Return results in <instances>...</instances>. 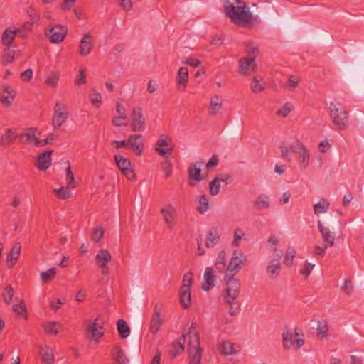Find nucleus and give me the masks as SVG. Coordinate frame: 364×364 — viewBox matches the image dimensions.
Listing matches in <instances>:
<instances>
[{
  "label": "nucleus",
  "instance_id": "obj_37",
  "mask_svg": "<svg viewBox=\"0 0 364 364\" xmlns=\"http://www.w3.org/2000/svg\"><path fill=\"white\" fill-rule=\"evenodd\" d=\"M117 328L121 338L124 339L130 334V328L124 319H119L117 322Z\"/></svg>",
  "mask_w": 364,
  "mask_h": 364
},
{
  "label": "nucleus",
  "instance_id": "obj_24",
  "mask_svg": "<svg viewBox=\"0 0 364 364\" xmlns=\"http://www.w3.org/2000/svg\"><path fill=\"white\" fill-rule=\"evenodd\" d=\"M318 229L321 232L324 242H326L330 247L333 246L335 236L333 232H331L329 228L323 226L321 223L318 221Z\"/></svg>",
  "mask_w": 364,
  "mask_h": 364
},
{
  "label": "nucleus",
  "instance_id": "obj_11",
  "mask_svg": "<svg viewBox=\"0 0 364 364\" xmlns=\"http://www.w3.org/2000/svg\"><path fill=\"white\" fill-rule=\"evenodd\" d=\"M161 213L164 218L165 223L167 225L168 228L171 230L173 229V228L176 225V208L173 205L168 204L161 209Z\"/></svg>",
  "mask_w": 364,
  "mask_h": 364
},
{
  "label": "nucleus",
  "instance_id": "obj_7",
  "mask_svg": "<svg viewBox=\"0 0 364 364\" xmlns=\"http://www.w3.org/2000/svg\"><path fill=\"white\" fill-rule=\"evenodd\" d=\"M69 112L66 105L57 102L54 107V116L53 118V127L55 129L60 128L68 118Z\"/></svg>",
  "mask_w": 364,
  "mask_h": 364
},
{
  "label": "nucleus",
  "instance_id": "obj_29",
  "mask_svg": "<svg viewBox=\"0 0 364 364\" xmlns=\"http://www.w3.org/2000/svg\"><path fill=\"white\" fill-rule=\"evenodd\" d=\"M21 252V246L17 244L11 250L6 257V266L8 268H12L19 257Z\"/></svg>",
  "mask_w": 364,
  "mask_h": 364
},
{
  "label": "nucleus",
  "instance_id": "obj_16",
  "mask_svg": "<svg viewBox=\"0 0 364 364\" xmlns=\"http://www.w3.org/2000/svg\"><path fill=\"white\" fill-rule=\"evenodd\" d=\"M53 152V150H48L38 155L36 166L39 171H44L50 166Z\"/></svg>",
  "mask_w": 364,
  "mask_h": 364
},
{
  "label": "nucleus",
  "instance_id": "obj_42",
  "mask_svg": "<svg viewBox=\"0 0 364 364\" xmlns=\"http://www.w3.org/2000/svg\"><path fill=\"white\" fill-rule=\"evenodd\" d=\"M6 48L4 50L2 56L3 64L5 65L8 63H11L14 61L15 57V50L11 48V46H6Z\"/></svg>",
  "mask_w": 364,
  "mask_h": 364
},
{
  "label": "nucleus",
  "instance_id": "obj_4",
  "mask_svg": "<svg viewBox=\"0 0 364 364\" xmlns=\"http://www.w3.org/2000/svg\"><path fill=\"white\" fill-rule=\"evenodd\" d=\"M299 331L298 328H294L293 333L287 328L283 330L282 341L284 349L289 350L293 346L294 349L298 350L304 344V335Z\"/></svg>",
  "mask_w": 364,
  "mask_h": 364
},
{
  "label": "nucleus",
  "instance_id": "obj_33",
  "mask_svg": "<svg viewBox=\"0 0 364 364\" xmlns=\"http://www.w3.org/2000/svg\"><path fill=\"white\" fill-rule=\"evenodd\" d=\"M222 107V100L220 96L214 95L210 99L209 114L211 116H215Z\"/></svg>",
  "mask_w": 364,
  "mask_h": 364
},
{
  "label": "nucleus",
  "instance_id": "obj_53",
  "mask_svg": "<svg viewBox=\"0 0 364 364\" xmlns=\"http://www.w3.org/2000/svg\"><path fill=\"white\" fill-rule=\"evenodd\" d=\"M2 296H3V299H4V302L6 304H9L11 302L13 296H14V289H13L11 285H8L5 288V289L2 294Z\"/></svg>",
  "mask_w": 364,
  "mask_h": 364
},
{
  "label": "nucleus",
  "instance_id": "obj_50",
  "mask_svg": "<svg viewBox=\"0 0 364 364\" xmlns=\"http://www.w3.org/2000/svg\"><path fill=\"white\" fill-rule=\"evenodd\" d=\"M105 230L102 226L99 225L95 227L92 232V240L94 242L97 243L103 237Z\"/></svg>",
  "mask_w": 364,
  "mask_h": 364
},
{
  "label": "nucleus",
  "instance_id": "obj_49",
  "mask_svg": "<svg viewBox=\"0 0 364 364\" xmlns=\"http://www.w3.org/2000/svg\"><path fill=\"white\" fill-rule=\"evenodd\" d=\"M57 269L55 267H52L47 271L43 272L41 274V279L44 282H48L51 281L55 276Z\"/></svg>",
  "mask_w": 364,
  "mask_h": 364
},
{
  "label": "nucleus",
  "instance_id": "obj_58",
  "mask_svg": "<svg viewBox=\"0 0 364 364\" xmlns=\"http://www.w3.org/2000/svg\"><path fill=\"white\" fill-rule=\"evenodd\" d=\"M89 97L91 103L93 105L96 103L100 104L102 102V95L95 88H92L91 90V92L89 95Z\"/></svg>",
  "mask_w": 364,
  "mask_h": 364
},
{
  "label": "nucleus",
  "instance_id": "obj_17",
  "mask_svg": "<svg viewBox=\"0 0 364 364\" xmlns=\"http://www.w3.org/2000/svg\"><path fill=\"white\" fill-rule=\"evenodd\" d=\"M252 58L243 57L239 60V72L243 75H249L255 71L256 65Z\"/></svg>",
  "mask_w": 364,
  "mask_h": 364
},
{
  "label": "nucleus",
  "instance_id": "obj_23",
  "mask_svg": "<svg viewBox=\"0 0 364 364\" xmlns=\"http://www.w3.org/2000/svg\"><path fill=\"white\" fill-rule=\"evenodd\" d=\"M87 331L91 333V338L98 341L104 334L103 332L99 331V329H102V327L97 323V319L93 323H91L90 321H87Z\"/></svg>",
  "mask_w": 364,
  "mask_h": 364
},
{
  "label": "nucleus",
  "instance_id": "obj_62",
  "mask_svg": "<svg viewBox=\"0 0 364 364\" xmlns=\"http://www.w3.org/2000/svg\"><path fill=\"white\" fill-rule=\"evenodd\" d=\"M75 83L77 85H81L86 83L85 71L84 69H80L79 75L75 78Z\"/></svg>",
  "mask_w": 364,
  "mask_h": 364
},
{
  "label": "nucleus",
  "instance_id": "obj_64",
  "mask_svg": "<svg viewBox=\"0 0 364 364\" xmlns=\"http://www.w3.org/2000/svg\"><path fill=\"white\" fill-rule=\"evenodd\" d=\"M218 157L217 155L214 154L212 156L210 159L208 161V163L205 165V167L207 169H213L215 167H216L218 164Z\"/></svg>",
  "mask_w": 364,
  "mask_h": 364
},
{
  "label": "nucleus",
  "instance_id": "obj_54",
  "mask_svg": "<svg viewBox=\"0 0 364 364\" xmlns=\"http://www.w3.org/2000/svg\"><path fill=\"white\" fill-rule=\"evenodd\" d=\"M162 169L164 172L166 178H168L172 174V164L168 156L164 158V161L162 163Z\"/></svg>",
  "mask_w": 364,
  "mask_h": 364
},
{
  "label": "nucleus",
  "instance_id": "obj_52",
  "mask_svg": "<svg viewBox=\"0 0 364 364\" xmlns=\"http://www.w3.org/2000/svg\"><path fill=\"white\" fill-rule=\"evenodd\" d=\"M53 191L55 192L56 196L59 199H62V200L68 199L71 196V193L68 190V186L67 188L61 187L58 189H54Z\"/></svg>",
  "mask_w": 364,
  "mask_h": 364
},
{
  "label": "nucleus",
  "instance_id": "obj_20",
  "mask_svg": "<svg viewBox=\"0 0 364 364\" xmlns=\"http://www.w3.org/2000/svg\"><path fill=\"white\" fill-rule=\"evenodd\" d=\"M204 281L202 283V289L205 291H210L215 286V276L213 274L212 267H206L204 272Z\"/></svg>",
  "mask_w": 364,
  "mask_h": 364
},
{
  "label": "nucleus",
  "instance_id": "obj_48",
  "mask_svg": "<svg viewBox=\"0 0 364 364\" xmlns=\"http://www.w3.org/2000/svg\"><path fill=\"white\" fill-rule=\"evenodd\" d=\"M60 75L58 72H52L46 78L45 84L51 87H55L58 85Z\"/></svg>",
  "mask_w": 364,
  "mask_h": 364
},
{
  "label": "nucleus",
  "instance_id": "obj_59",
  "mask_svg": "<svg viewBox=\"0 0 364 364\" xmlns=\"http://www.w3.org/2000/svg\"><path fill=\"white\" fill-rule=\"evenodd\" d=\"M209 187H210V193L214 196H216L219 193L220 188V185L218 182V179L213 178V180L210 181V183L209 184Z\"/></svg>",
  "mask_w": 364,
  "mask_h": 364
},
{
  "label": "nucleus",
  "instance_id": "obj_25",
  "mask_svg": "<svg viewBox=\"0 0 364 364\" xmlns=\"http://www.w3.org/2000/svg\"><path fill=\"white\" fill-rule=\"evenodd\" d=\"M252 205L257 210H267L270 207L269 197L267 195L261 194L256 198Z\"/></svg>",
  "mask_w": 364,
  "mask_h": 364
},
{
  "label": "nucleus",
  "instance_id": "obj_57",
  "mask_svg": "<svg viewBox=\"0 0 364 364\" xmlns=\"http://www.w3.org/2000/svg\"><path fill=\"white\" fill-rule=\"evenodd\" d=\"M260 80L258 77H254L252 82L250 85V88L254 93H259L262 92L264 87L259 83Z\"/></svg>",
  "mask_w": 364,
  "mask_h": 364
},
{
  "label": "nucleus",
  "instance_id": "obj_38",
  "mask_svg": "<svg viewBox=\"0 0 364 364\" xmlns=\"http://www.w3.org/2000/svg\"><path fill=\"white\" fill-rule=\"evenodd\" d=\"M183 343L182 336L178 341H174L172 343L173 350L170 352L171 358H174L184 351Z\"/></svg>",
  "mask_w": 364,
  "mask_h": 364
},
{
  "label": "nucleus",
  "instance_id": "obj_2",
  "mask_svg": "<svg viewBox=\"0 0 364 364\" xmlns=\"http://www.w3.org/2000/svg\"><path fill=\"white\" fill-rule=\"evenodd\" d=\"M237 5L228 4L225 6V12L231 21L242 27H247L252 23V14L245 3L241 0H235Z\"/></svg>",
  "mask_w": 364,
  "mask_h": 364
},
{
  "label": "nucleus",
  "instance_id": "obj_61",
  "mask_svg": "<svg viewBox=\"0 0 364 364\" xmlns=\"http://www.w3.org/2000/svg\"><path fill=\"white\" fill-rule=\"evenodd\" d=\"M127 119V115H123L122 117L117 116L112 119V124L114 126H117V127L126 126L127 124V123L126 122Z\"/></svg>",
  "mask_w": 364,
  "mask_h": 364
},
{
  "label": "nucleus",
  "instance_id": "obj_8",
  "mask_svg": "<svg viewBox=\"0 0 364 364\" xmlns=\"http://www.w3.org/2000/svg\"><path fill=\"white\" fill-rule=\"evenodd\" d=\"M131 127L133 132H141L146 129V119L139 107H134L131 114Z\"/></svg>",
  "mask_w": 364,
  "mask_h": 364
},
{
  "label": "nucleus",
  "instance_id": "obj_19",
  "mask_svg": "<svg viewBox=\"0 0 364 364\" xmlns=\"http://www.w3.org/2000/svg\"><path fill=\"white\" fill-rule=\"evenodd\" d=\"M17 138L18 136L16 129H7L6 132L1 136L0 145L3 147H8L13 144Z\"/></svg>",
  "mask_w": 364,
  "mask_h": 364
},
{
  "label": "nucleus",
  "instance_id": "obj_31",
  "mask_svg": "<svg viewBox=\"0 0 364 364\" xmlns=\"http://www.w3.org/2000/svg\"><path fill=\"white\" fill-rule=\"evenodd\" d=\"M41 326L46 334L57 335L58 333L59 328H60L61 325L59 322L57 321H43L41 323Z\"/></svg>",
  "mask_w": 364,
  "mask_h": 364
},
{
  "label": "nucleus",
  "instance_id": "obj_30",
  "mask_svg": "<svg viewBox=\"0 0 364 364\" xmlns=\"http://www.w3.org/2000/svg\"><path fill=\"white\" fill-rule=\"evenodd\" d=\"M180 301L184 309L189 307L191 303V289L186 285H182L181 287Z\"/></svg>",
  "mask_w": 364,
  "mask_h": 364
},
{
  "label": "nucleus",
  "instance_id": "obj_63",
  "mask_svg": "<svg viewBox=\"0 0 364 364\" xmlns=\"http://www.w3.org/2000/svg\"><path fill=\"white\" fill-rule=\"evenodd\" d=\"M314 267V264H312L311 263H309L307 261H306L304 264V268L299 270V274L308 277L310 274Z\"/></svg>",
  "mask_w": 364,
  "mask_h": 364
},
{
  "label": "nucleus",
  "instance_id": "obj_21",
  "mask_svg": "<svg viewBox=\"0 0 364 364\" xmlns=\"http://www.w3.org/2000/svg\"><path fill=\"white\" fill-rule=\"evenodd\" d=\"M38 353L42 360L46 364H53L54 362V353L53 349L48 346H38Z\"/></svg>",
  "mask_w": 364,
  "mask_h": 364
},
{
  "label": "nucleus",
  "instance_id": "obj_44",
  "mask_svg": "<svg viewBox=\"0 0 364 364\" xmlns=\"http://www.w3.org/2000/svg\"><path fill=\"white\" fill-rule=\"evenodd\" d=\"M57 137L58 135L54 134H50L45 139H39L36 136V139H34L35 146L39 147L45 146L47 144H52L53 141L57 139Z\"/></svg>",
  "mask_w": 364,
  "mask_h": 364
},
{
  "label": "nucleus",
  "instance_id": "obj_47",
  "mask_svg": "<svg viewBox=\"0 0 364 364\" xmlns=\"http://www.w3.org/2000/svg\"><path fill=\"white\" fill-rule=\"evenodd\" d=\"M245 46L246 47V53L247 54L248 58H252L253 60H255L256 57L259 53V50L257 47L253 46V43L251 42H245Z\"/></svg>",
  "mask_w": 364,
  "mask_h": 364
},
{
  "label": "nucleus",
  "instance_id": "obj_41",
  "mask_svg": "<svg viewBox=\"0 0 364 364\" xmlns=\"http://www.w3.org/2000/svg\"><path fill=\"white\" fill-rule=\"evenodd\" d=\"M329 203L325 198H321L318 203L314 205V213L321 214L326 213L329 208Z\"/></svg>",
  "mask_w": 364,
  "mask_h": 364
},
{
  "label": "nucleus",
  "instance_id": "obj_56",
  "mask_svg": "<svg viewBox=\"0 0 364 364\" xmlns=\"http://www.w3.org/2000/svg\"><path fill=\"white\" fill-rule=\"evenodd\" d=\"M291 109V105L289 102H287L282 108L277 111L276 114L279 117H285L290 113Z\"/></svg>",
  "mask_w": 364,
  "mask_h": 364
},
{
  "label": "nucleus",
  "instance_id": "obj_40",
  "mask_svg": "<svg viewBox=\"0 0 364 364\" xmlns=\"http://www.w3.org/2000/svg\"><path fill=\"white\" fill-rule=\"evenodd\" d=\"M299 156L302 158L301 166L303 168H306L309 163L310 155L309 151L305 148L303 144H300V148L298 150Z\"/></svg>",
  "mask_w": 364,
  "mask_h": 364
},
{
  "label": "nucleus",
  "instance_id": "obj_26",
  "mask_svg": "<svg viewBox=\"0 0 364 364\" xmlns=\"http://www.w3.org/2000/svg\"><path fill=\"white\" fill-rule=\"evenodd\" d=\"M220 240V235L216 228L209 230L205 237V244L207 248L213 247Z\"/></svg>",
  "mask_w": 364,
  "mask_h": 364
},
{
  "label": "nucleus",
  "instance_id": "obj_5",
  "mask_svg": "<svg viewBox=\"0 0 364 364\" xmlns=\"http://www.w3.org/2000/svg\"><path fill=\"white\" fill-rule=\"evenodd\" d=\"M224 280L226 283L225 294L224 296L225 301L228 304H232L235 299L238 296L240 289V282L235 276L230 274L224 276Z\"/></svg>",
  "mask_w": 364,
  "mask_h": 364
},
{
  "label": "nucleus",
  "instance_id": "obj_51",
  "mask_svg": "<svg viewBox=\"0 0 364 364\" xmlns=\"http://www.w3.org/2000/svg\"><path fill=\"white\" fill-rule=\"evenodd\" d=\"M295 255L296 251L294 248L290 247L287 250L284 260V263L285 264L286 266L291 267L292 265L293 259L295 257Z\"/></svg>",
  "mask_w": 364,
  "mask_h": 364
},
{
  "label": "nucleus",
  "instance_id": "obj_28",
  "mask_svg": "<svg viewBox=\"0 0 364 364\" xmlns=\"http://www.w3.org/2000/svg\"><path fill=\"white\" fill-rule=\"evenodd\" d=\"M112 358L114 361V364H128L129 359L119 346H115L114 352L112 353Z\"/></svg>",
  "mask_w": 364,
  "mask_h": 364
},
{
  "label": "nucleus",
  "instance_id": "obj_6",
  "mask_svg": "<svg viewBox=\"0 0 364 364\" xmlns=\"http://www.w3.org/2000/svg\"><path fill=\"white\" fill-rule=\"evenodd\" d=\"M246 262L247 258L242 252L235 250L227 267L225 274H230L231 277L235 276L245 265Z\"/></svg>",
  "mask_w": 364,
  "mask_h": 364
},
{
  "label": "nucleus",
  "instance_id": "obj_9",
  "mask_svg": "<svg viewBox=\"0 0 364 364\" xmlns=\"http://www.w3.org/2000/svg\"><path fill=\"white\" fill-rule=\"evenodd\" d=\"M114 159L123 175H124L129 180H132L135 178L134 171L131 168V162L128 159L123 157L121 155H114Z\"/></svg>",
  "mask_w": 364,
  "mask_h": 364
},
{
  "label": "nucleus",
  "instance_id": "obj_39",
  "mask_svg": "<svg viewBox=\"0 0 364 364\" xmlns=\"http://www.w3.org/2000/svg\"><path fill=\"white\" fill-rule=\"evenodd\" d=\"M281 270L280 262H275L270 261L267 267V272L271 278H276Z\"/></svg>",
  "mask_w": 364,
  "mask_h": 364
},
{
  "label": "nucleus",
  "instance_id": "obj_55",
  "mask_svg": "<svg viewBox=\"0 0 364 364\" xmlns=\"http://www.w3.org/2000/svg\"><path fill=\"white\" fill-rule=\"evenodd\" d=\"M317 336L322 339L327 336L328 332V327L326 323H322L321 322L318 323L317 326Z\"/></svg>",
  "mask_w": 364,
  "mask_h": 364
},
{
  "label": "nucleus",
  "instance_id": "obj_22",
  "mask_svg": "<svg viewBox=\"0 0 364 364\" xmlns=\"http://www.w3.org/2000/svg\"><path fill=\"white\" fill-rule=\"evenodd\" d=\"M21 33V29L18 28L12 30L10 28H6L2 34L1 43L5 46H11L15 39L16 36Z\"/></svg>",
  "mask_w": 364,
  "mask_h": 364
},
{
  "label": "nucleus",
  "instance_id": "obj_43",
  "mask_svg": "<svg viewBox=\"0 0 364 364\" xmlns=\"http://www.w3.org/2000/svg\"><path fill=\"white\" fill-rule=\"evenodd\" d=\"M112 256L109 252L107 250H101L96 255V263L100 264L102 263L106 264V262L111 260Z\"/></svg>",
  "mask_w": 364,
  "mask_h": 364
},
{
  "label": "nucleus",
  "instance_id": "obj_60",
  "mask_svg": "<svg viewBox=\"0 0 364 364\" xmlns=\"http://www.w3.org/2000/svg\"><path fill=\"white\" fill-rule=\"evenodd\" d=\"M299 80L296 77L291 75L288 81L284 84V87L288 90H293L298 85Z\"/></svg>",
  "mask_w": 364,
  "mask_h": 364
},
{
  "label": "nucleus",
  "instance_id": "obj_18",
  "mask_svg": "<svg viewBox=\"0 0 364 364\" xmlns=\"http://www.w3.org/2000/svg\"><path fill=\"white\" fill-rule=\"evenodd\" d=\"M92 36L90 33H85L80 41L79 53L82 56H86L90 53L92 48L91 43Z\"/></svg>",
  "mask_w": 364,
  "mask_h": 364
},
{
  "label": "nucleus",
  "instance_id": "obj_13",
  "mask_svg": "<svg viewBox=\"0 0 364 364\" xmlns=\"http://www.w3.org/2000/svg\"><path fill=\"white\" fill-rule=\"evenodd\" d=\"M168 136L164 134L159 136L156 143V151L161 156L171 155L173 151V146L168 141Z\"/></svg>",
  "mask_w": 364,
  "mask_h": 364
},
{
  "label": "nucleus",
  "instance_id": "obj_3",
  "mask_svg": "<svg viewBox=\"0 0 364 364\" xmlns=\"http://www.w3.org/2000/svg\"><path fill=\"white\" fill-rule=\"evenodd\" d=\"M328 112L336 129L343 131L348 128V112L341 103L331 102L328 107Z\"/></svg>",
  "mask_w": 364,
  "mask_h": 364
},
{
  "label": "nucleus",
  "instance_id": "obj_45",
  "mask_svg": "<svg viewBox=\"0 0 364 364\" xmlns=\"http://www.w3.org/2000/svg\"><path fill=\"white\" fill-rule=\"evenodd\" d=\"M235 344L229 341H223L221 343V353L223 355H231L236 353Z\"/></svg>",
  "mask_w": 364,
  "mask_h": 364
},
{
  "label": "nucleus",
  "instance_id": "obj_32",
  "mask_svg": "<svg viewBox=\"0 0 364 364\" xmlns=\"http://www.w3.org/2000/svg\"><path fill=\"white\" fill-rule=\"evenodd\" d=\"M37 130L36 128H29L27 129V132L24 133H17L18 138L19 139V142L21 144H27L28 142H31L32 141H34L36 139L35 132Z\"/></svg>",
  "mask_w": 364,
  "mask_h": 364
},
{
  "label": "nucleus",
  "instance_id": "obj_1",
  "mask_svg": "<svg viewBox=\"0 0 364 364\" xmlns=\"http://www.w3.org/2000/svg\"><path fill=\"white\" fill-rule=\"evenodd\" d=\"M198 325L192 322L188 331H183L182 337L183 342L188 340V359L190 364H202L203 349L200 347V337L196 328Z\"/></svg>",
  "mask_w": 364,
  "mask_h": 364
},
{
  "label": "nucleus",
  "instance_id": "obj_36",
  "mask_svg": "<svg viewBox=\"0 0 364 364\" xmlns=\"http://www.w3.org/2000/svg\"><path fill=\"white\" fill-rule=\"evenodd\" d=\"M162 322L163 319L161 318V313L156 312L155 314H153L149 327L150 332L153 334H156Z\"/></svg>",
  "mask_w": 364,
  "mask_h": 364
},
{
  "label": "nucleus",
  "instance_id": "obj_35",
  "mask_svg": "<svg viewBox=\"0 0 364 364\" xmlns=\"http://www.w3.org/2000/svg\"><path fill=\"white\" fill-rule=\"evenodd\" d=\"M197 205V210L200 213H205L209 208V202L206 195L203 194L198 196L196 199Z\"/></svg>",
  "mask_w": 364,
  "mask_h": 364
},
{
  "label": "nucleus",
  "instance_id": "obj_10",
  "mask_svg": "<svg viewBox=\"0 0 364 364\" xmlns=\"http://www.w3.org/2000/svg\"><path fill=\"white\" fill-rule=\"evenodd\" d=\"M67 32L68 29L66 27L60 25H55L46 31V36L50 38L52 43H59L64 40Z\"/></svg>",
  "mask_w": 364,
  "mask_h": 364
},
{
  "label": "nucleus",
  "instance_id": "obj_27",
  "mask_svg": "<svg viewBox=\"0 0 364 364\" xmlns=\"http://www.w3.org/2000/svg\"><path fill=\"white\" fill-rule=\"evenodd\" d=\"M188 81V70L186 67H181L179 68L177 76H176V82L177 87L178 89L183 88L184 89Z\"/></svg>",
  "mask_w": 364,
  "mask_h": 364
},
{
  "label": "nucleus",
  "instance_id": "obj_12",
  "mask_svg": "<svg viewBox=\"0 0 364 364\" xmlns=\"http://www.w3.org/2000/svg\"><path fill=\"white\" fill-rule=\"evenodd\" d=\"M15 97L16 92L12 86L9 84L4 85L3 90L0 93V103L4 107H9L11 105Z\"/></svg>",
  "mask_w": 364,
  "mask_h": 364
},
{
  "label": "nucleus",
  "instance_id": "obj_15",
  "mask_svg": "<svg viewBox=\"0 0 364 364\" xmlns=\"http://www.w3.org/2000/svg\"><path fill=\"white\" fill-rule=\"evenodd\" d=\"M202 164V161H196L189 165L188 168V176L189 179L196 181H200L205 179L207 174H201L200 166Z\"/></svg>",
  "mask_w": 364,
  "mask_h": 364
},
{
  "label": "nucleus",
  "instance_id": "obj_14",
  "mask_svg": "<svg viewBox=\"0 0 364 364\" xmlns=\"http://www.w3.org/2000/svg\"><path fill=\"white\" fill-rule=\"evenodd\" d=\"M127 144L136 155L140 156L141 154L144 149V140L141 134L130 135L128 137Z\"/></svg>",
  "mask_w": 364,
  "mask_h": 364
},
{
  "label": "nucleus",
  "instance_id": "obj_46",
  "mask_svg": "<svg viewBox=\"0 0 364 364\" xmlns=\"http://www.w3.org/2000/svg\"><path fill=\"white\" fill-rule=\"evenodd\" d=\"M66 164H68V167L66 168V183L68 188H74L76 186L74 175L71 171V167L70 165V161H67Z\"/></svg>",
  "mask_w": 364,
  "mask_h": 364
},
{
  "label": "nucleus",
  "instance_id": "obj_34",
  "mask_svg": "<svg viewBox=\"0 0 364 364\" xmlns=\"http://www.w3.org/2000/svg\"><path fill=\"white\" fill-rule=\"evenodd\" d=\"M227 261H226V252L223 250L220 251L218 255V257L215 261V268L219 272H225L227 269V265H226Z\"/></svg>",
  "mask_w": 364,
  "mask_h": 364
}]
</instances>
